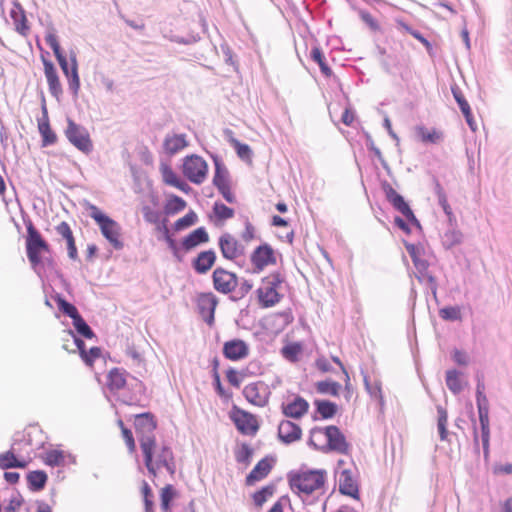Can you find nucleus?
<instances>
[{"label": "nucleus", "instance_id": "nucleus-9", "mask_svg": "<svg viewBox=\"0 0 512 512\" xmlns=\"http://www.w3.org/2000/svg\"><path fill=\"white\" fill-rule=\"evenodd\" d=\"M183 174L192 183L199 185L204 182L208 172L206 161L198 155H190L184 158Z\"/></svg>", "mask_w": 512, "mask_h": 512}, {"label": "nucleus", "instance_id": "nucleus-7", "mask_svg": "<svg viewBox=\"0 0 512 512\" xmlns=\"http://www.w3.org/2000/svg\"><path fill=\"white\" fill-rule=\"evenodd\" d=\"M284 281L280 273L274 272L262 279V286L257 289L258 301L263 308L275 306L280 302L282 295L277 288Z\"/></svg>", "mask_w": 512, "mask_h": 512}, {"label": "nucleus", "instance_id": "nucleus-63", "mask_svg": "<svg viewBox=\"0 0 512 512\" xmlns=\"http://www.w3.org/2000/svg\"><path fill=\"white\" fill-rule=\"evenodd\" d=\"M56 232L61 235L65 240L66 242H70L71 241H74L75 238L73 236V232L69 226V224L67 222H61L57 227H56Z\"/></svg>", "mask_w": 512, "mask_h": 512}, {"label": "nucleus", "instance_id": "nucleus-49", "mask_svg": "<svg viewBox=\"0 0 512 512\" xmlns=\"http://www.w3.org/2000/svg\"><path fill=\"white\" fill-rule=\"evenodd\" d=\"M253 456V449L247 444L243 443L235 451V459L238 463L249 465Z\"/></svg>", "mask_w": 512, "mask_h": 512}, {"label": "nucleus", "instance_id": "nucleus-35", "mask_svg": "<svg viewBox=\"0 0 512 512\" xmlns=\"http://www.w3.org/2000/svg\"><path fill=\"white\" fill-rule=\"evenodd\" d=\"M10 16L14 20L16 31L21 35H26L29 30V26L27 25L25 12L20 4H15V8L11 10Z\"/></svg>", "mask_w": 512, "mask_h": 512}, {"label": "nucleus", "instance_id": "nucleus-15", "mask_svg": "<svg viewBox=\"0 0 512 512\" xmlns=\"http://www.w3.org/2000/svg\"><path fill=\"white\" fill-rule=\"evenodd\" d=\"M41 112L42 117L38 120V130L42 137V147H48L56 143L57 136L49 123L48 110L44 96H42Z\"/></svg>", "mask_w": 512, "mask_h": 512}, {"label": "nucleus", "instance_id": "nucleus-28", "mask_svg": "<svg viewBox=\"0 0 512 512\" xmlns=\"http://www.w3.org/2000/svg\"><path fill=\"white\" fill-rule=\"evenodd\" d=\"M188 145L185 134L166 135L163 143L165 152L174 155Z\"/></svg>", "mask_w": 512, "mask_h": 512}, {"label": "nucleus", "instance_id": "nucleus-53", "mask_svg": "<svg viewBox=\"0 0 512 512\" xmlns=\"http://www.w3.org/2000/svg\"><path fill=\"white\" fill-rule=\"evenodd\" d=\"M404 246L410 255L412 262L415 263L418 259L422 258L425 254L424 247L420 244L416 245L407 241H404Z\"/></svg>", "mask_w": 512, "mask_h": 512}, {"label": "nucleus", "instance_id": "nucleus-24", "mask_svg": "<svg viewBox=\"0 0 512 512\" xmlns=\"http://www.w3.org/2000/svg\"><path fill=\"white\" fill-rule=\"evenodd\" d=\"M232 420L242 434H255L258 431L257 421L251 413L238 410Z\"/></svg>", "mask_w": 512, "mask_h": 512}, {"label": "nucleus", "instance_id": "nucleus-41", "mask_svg": "<svg viewBox=\"0 0 512 512\" xmlns=\"http://www.w3.org/2000/svg\"><path fill=\"white\" fill-rule=\"evenodd\" d=\"M341 385L332 380H324L316 383V390L320 394H329L332 396H338Z\"/></svg>", "mask_w": 512, "mask_h": 512}, {"label": "nucleus", "instance_id": "nucleus-64", "mask_svg": "<svg viewBox=\"0 0 512 512\" xmlns=\"http://www.w3.org/2000/svg\"><path fill=\"white\" fill-rule=\"evenodd\" d=\"M56 232L61 235L65 240L66 242H70L71 241H74L75 238L73 236V232L69 226V224L67 222H61L57 227H56Z\"/></svg>", "mask_w": 512, "mask_h": 512}, {"label": "nucleus", "instance_id": "nucleus-40", "mask_svg": "<svg viewBox=\"0 0 512 512\" xmlns=\"http://www.w3.org/2000/svg\"><path fill=\"white\" fill-rule=\"evenodd\" d=\"M55 301L57 303L58 309L72 320L80 315L76 306L64 299L60 294L56 295Z\"/></svg>", "mask_w": 512, "mask_h": 512}, {"label": "nucleus", "instance_id": "nucleus-21", "mask_svg": "<svg viewBox=\"0 0 512 512\" xmlns=\"http://www.w3.org/2000/svg\"><path fill=\"white\" fill-rule=\"evenodd\" d=\"M274 463L275 459L272 456L262 458L246 476V484L253 485L264 479L272 470Z\"/></svg>", "mask_w": 512, "mask_h": 512}, {"label": "nucleus", "instance_id": "nucleus-16", "mask_svg": "<svg viewBox=\"0 0 512 512\" xmlns=\"http://www.w3.org/2000/svg\"><path fill=\"white\" fill-rule=\"evenodd\" d=\"M41 59L44 66V74L48 83L49 92L54 98L59 100L63 90L57 69L51 60L44 56H41Z\"/></svg>", "mask_w": 512, "mask_h": 512}, {"label": "nucleus", "instance_id": "nucleus-2", "mask_svg": "<svg viewBox=\"0 0 512 512\" xmlns=\"http://www.w3.org/2000/svg\"><path fill=\"white\" fill-rule=\"evenodd\" d=\"M135 429L138 434L140 447L144 455V462L149 473L156 475V469L153 464L155 436L154 431L157 428V422L150 412L141 413L135 418Z\"/></svg>", "mask_w": 512, "mask_h": 512}, {"label": "nucleus", "instance_id": "nucleus-18", "mask_svg": "<svg viewBox=\"0 0 512 512\" xmlns=\"http://www.w3.org/2000/svg\"><path fill=\"white\" fill-rule=\"evenodd\" d=\"M336 474L338 475L339 492L353 499H359V487L353 479L351 470L343 469L336 471Z\"/></svg>", "mask_w": 512, "mask_h": 512}, {"label": "nucleus", "instance_id": "nucleus-14", "mask_svg": "<svg viewBox=\"0 0 512 512\" xmlns=\"http://www.w3.org/2000/svg\"><path fill=\"white\" fill-rule=\"evenodd\" d=\"M246 400L256 406L264 407L269 401V387L262 381L248 384L243 389Z\"/></svg>", "mask_w": 512, "mask_h": 512}, {"label": "nucleus", "instance_id": "nucleus-60", "mask_svg": "<svg viewBox=\"0 0 512 512\" xmlns=\"http://www.w3.org/2000/svg\"><path fill=\"white\" fill-rule=\"evenodd\" d=\"M238 289L236 291L237 296L233 297V300L241 299L245 297L253 288V284L250 280L242 279L241 281L238 280Z\"/></svg>", "mask_w": 512, "mask_h": 512}, {"label": "nucleus", "instance_id": "nucleus-54", "mask_svg": "<svg viewBox=\"0 0 512 512\" xmlns=\"http://www.w3.org/2000/svg\"><path fill=\"white\" fill-rule=\"evenodd\" d=\"M46 464L52 467L60 466L64 463V453L61 450H51L47 452Z\"/></svg>", "mask_w": 512, "mask_h": 512}, {"label": "nucleus", "instance_id": "nucleus-3", "mask_svg": "<svg viewBox=\"0 0 512 512\" xmlns=\"http://www.w3.org/2000/svg\"><path fill=\"white\" fill-rule=\"evenodd\" d=\"M27 230L25 240L26 255L32 270L42 278L44 274V261L42 254L50 253V245L34 226L29 217L23 218Z\"/></svg>", "mask_w": 512, "mask_h": 512}, {"label": "nucleus", "instance_id": "nucleus-30", "mask_svg": "<svg viewBox=\"0 0 512 512\" xmlns=\"http://www.w3.org/2000/svg\"><path fill=\"white\" fill-rule=\"evenodd\" d=\"M214 176H213V185L220 189L226 185H230L229 172L223 162L218 158L214 157Z\"/></svg>", "mask_w": 512, "mask_h": 512}, {"label": "nucleus", "instance_id": "nucleus-57", "mask_svg": "<svg viewBox=\"0 0 512 512\" xmlns=\"http://www.w3.org/2000/svg\"><path fill=\"white\" fill-rule=\"evenodd\" d=\"M232 142L239 158L243 160L250 159L252 156V150L249 145L241 143L236 139H233Z\"/></svg>", "mask_w": 512, "mask_h": 512}, {"label": "nucleus", "instance_id": "nucleus-36", "mask_svg": "<svg viewBox=\"0 0 512 512\" xmlns=\"http://www.w3.org/2000/svg\"><path fill=\"white\" fill-rule=\"evenodd\" d=\"M186 205L187 203L183 198L172 194L164 205V212L166 215H175L184 210Z\"/></svg>", "mask_w": 512, "mask_h": 512}, {"label": "nucleus", "instance_id": "nucleus-51", "mask_svg": "<svg viewBox=\"0 0 512 512\" xmlns=\"http://www.w3.org/2000/svg\"><path fill=\"white\" fill-rule=\"evenodd\" d=\"M175 497V489L172 485L168 484L166 485L162 491H161V495H160V500H161V509L164 511V512H167L170 510V506H171V502L172 500L174 499Z\"/></svg>", "mask_w": 512, "mask_h": 512}, {"label": "nucleus", "instance_id": "nucleus-31", "mask_svg": "<svg viewBox=\"0 0 512 512\" xmlns=\"http://www.w3.org/2000/svg\"><path fill=\"white\" fill-rule=\"evenodd\" d=\"M24 440V435L16 434L14 437V442L11 446V448L0 454V469L2 470H8L14 468V462L16 459V445L19 442H22Z\"/></svg>", "mask_w": 512, "mask_h": 512}, {"label": "nucleus", "instance_id": "nucleus-23", "mask_svg": "<svg viewBox=\"0 0 512 512\" xmlns=\"http://www.w3.org/2000/svg\"><path fill=\"white\" fill-rule=\"evenodd\" d=\"M309 409V403L303 397L297 395L293 401L281 405L282 413L287 418L300 419Z\"/></svg>", "mask_w": 512, "mask_h": 512}, {"label": "nucleus", "instance_id": "nucleus-58", "mask_svg": "<svg viewBox=\"0 0 512 512\" xmlns=\"http://www.w3.org/2000/svg\"><path fill=\"white\" fill-rule=\"evenodd\" d=\"M169 39L177 44L189 45L198 42L200 40V36L198 33H190L186 37L173 35Z\"/></svg>", "mask_w": 512, "mask_h": 512}, {"label": "nucleus", "instance_id": "nucleus-4", "mask_svg": "<svg viewBox=\"0 0 512 512\" xmlns=\"http://www.w3.org/2000/svg\"><path fill=\"white\" fill-rule=\"evenodd\" d=\"M382 189L385 193L387 201L393 206L395 210L401 213L405 219L400 216L394 218V224L402 230L405 234H410L411 229L409 224L421 229L420 221L415 216L408 202L400 195L387 181L382 183Z\"/></svg>", "mask_w": 512, "mask_h": 512}, {"label": "nucleus", "instance_id": "nucleus-47", "mask_svg": "<svg viewBox=\"0 0 512 512\" xmlns=\"http://www.w3.org/2000/svg\"><path fill=\"white\" fill-rule=\"evenodd\" d=\"M462 237L463 235L459 230H449L443 235L442 244L445 249H451L462 242Z\"/></svg>", "mask_w": 512, "mask_h": 512}, {"label": "nucleus", "instance_id": "nucleus-12", "mask_svg": "<svg viewBox=\"0 0 512 512\" xmlns=\"http://www.w3.org/2000/svg\"><path fill=\"white\" fill-rule=\"evenodd\" d=\"M218 303V298L212 292H201L196 297L198 313L209 326L215 322V310Z\"/></svg>", "mask_w": 512, "mask_h": 512}, {"label": "nucleus", "instance_id": "nucleus-52", "mask_svg": "<svg viewBox=\"0 0 512 512\" xmlns=\"http://www.w3.org/2000/svg\"><path fill=\"white\" fill-rule=\"evenodd\" d=\"M440 317L447 321H457L461 319V311L458 306H446L439 311Z\"/></svg>", "mask_w": 512, "mask_h": 512}, {"label": "nucleus", "instance_id": "nucleus-44", "mask_svg": "<svg viewBox=\"0 0 512 512\" xmlns=\"http://www.w3.org/2000/svg\"><path fill=\"white\" fill-rule=\"evenodd\" d=\"M446 385L453 394H458L462 391V385L459 378V372L455 369L446 372Z\"/></svg>", "mask_w": 512, "mask_h": 512}, {"label": "nucleus", "instance_id": "nucleus-61", "mask_svg": "<svg viewBox=\"0 0 512 512\" xmlns=\"http://www.w3.org/2000/svg\"><path fill=\"white\" fill-rule=\"evenodd\" d=\"M100 355L101 349L99 347H91L89 351H85V353L81 355V358L86 365H92Z\"/></svg>", "mask_w": 512, "mask_h": 512}, {"label": "nucleus", "instance_id": "nucleus-34", "mask_svg": "<svg viewBox=\"0 0 512 512\" xmlns=\"http://www.w3.org/2000/svg\"><path fill=\"white\" fill-rule=\"evenodd\" d=\"M28 488L33 491H41L46 486L48 476L43 470L30 471L27 476Z\"/></svg>", "mask_w": 512, "mask_h": 512}, {"label": "nucleus", "instance_id": "nucleus-13", "mask_svg": "<svg viewBox=\"0 0 512 512\" xmlns=\"http://www.w3.org/2000/svg\"><path fill=\"white\" fill-rule=\"evenodd\" d=\"M214 289L222 294H229L238 286V277L235 273L224 268L217 267L212 274Z\"/></svg>", "mask_w": 512, "mask_h": 512}, {"label": "nucleus", "instance_id": "nucleus-50", "mask_svg": "<svg viewBox=\"0 0 512 512\" xmlns=\"http://www.w3.org/2000/svg\"><path fill=\"white\" fill-rule=\"evenodd\" d=\"M213 213L218 220L225 221L234 216V209L228 207L222 202H215L213 205Z\"/></svg>", "mask_w": 512, "mask_h": 512}, {"label": "nucleus", "instance_id": "nucleus-39", "mask_svg": "<svg viewBox=\"0 0 512 512\" xmlns=\"http://www.w3.org/2000/svg\"><path fill=\"white\" fill-rule=\"evenodd\" d=\"M417 136L421 139L424 143H432L436 144L440 141L442 138V134L438 132L437 130H428L424 126H418L416 128Z\"/></svg>", "mask_w": 512, "mask_h": 512}, {"label": "nucleus", "instance_id": "nucleus-6", "mask_svg": "<svg viewBox=\"0 0 512 512\" xmlns=\"http://www.w3.org/2000/svg\"><path fill=\"white\" fill-rule=\"evenodd\" d=\"M87 211L89 216L96 222L103 237L112 245L116 250H121L124 247L123 241L120 240L121 226L114 219L102 212L96 205L88 203Z\"/></svg>", "mask_w": 512, "mask_h": 512}, {"label": "nucleus", "instance_id": "nucleus-42", "mask_svg": "<svg viewBox=\"0 0 512 512\" xmlns=\"http://www.w3.org/2000/svg\"><path fill=\"white\" fill-rule=\"evenodd\" d=\"M72 323H73V326L76 330V332L83 336L84 338L86 339H91L94 337V332L93 330L91 329V327L87 324V322L85 321V319L80 315H78L77 317H75L73 320H72Z\"/></svg>", "mask_w": 512, "mask_h": 512}, {"label": "nucleus", "instance_id": "nucleus-55", "mask_svg": "<svg viewBox=\"0 0 512 512\" xmlns=\"http://www.w3.org/2000/svg\"><path fill=\"white\" fill-rule=\"evenodd\" d=\"M24 499L22 495L16 491L12 494L9 503L4 507L3 512H17V510L22 506Z\"/></svg>", "mask_w": 512, "mask_h": 512}, {"label": "nucleus", "instance_id": "nucleus-25", "mask_svg": "<svg viewBox=\"0 0 512 512\" xmlns=\"http://www.w3.org/2000/svg\"><path fill=\"white\" fill-rule=\"evenodd\" d=\"M216 253L209 249L201 251L193 260L192 268L197 274H206L216 262Z\"/></svg>", "mask_w": 512, "mask_h": 512}, {"label": "nucleus", "instance_id": "nucleus-27", "mask_svg": "<svg viewBox=\"0 0 512 512\" xmlns=\"http://www.w3.org/2000/svg\"><path fill=\"white\" fill-rule=\"evenodd\" d=\"M70 61H71V69H70V75H68L66 78L68 80V88L71 92L73 98H77L80 90V77L78 73V62L76 53L74 51L70 52Z\"/></svg>", "mask_w": 512, "mask_h": 512}, {"label": "nucleus", "instance_id": "nucleus-33", "mask_svg": "<svg viewBox=\"0 0 512 512\" xmlns=\"http://www.w3.org/2000/svg\"><path fill=\"white\" fill-rule=\"evenodd\" d=\"M314 406L316 413H318L322 419H331L336 415L338 411V405L326 399L314 400Z\"/></svg>", "mask_w": 512, "mask_h": 512}, {"label": "nucleus", "instance_id": "nucleus-5", "mask_svg": "<svg viewBox=\"0 0 512 512\" xmlns=\"http://www.w3.org/2000/svg\"><path fill=\"white\" fill-rule=\"evenodd\" d=\"M290 488L298 493L310 495L325 484V470L291 471L287 474Z\"/></svg>", "mask_w": 512, "mask_h": 512}, {"label": "nucleus", "instance_id": "nucleus-32", "mask_svg": "<svg viewBox=\"0 0 512 512\" xmlns=\"http://www.w3.org/2000/svg\"><path fill=\"white\" fill-rule=\"evenodd\" d=\"M126 375H128L127 371L121 368H113L109 371L107 379H108V387L111 391L121 390L126 385Z\"/></svg>", "mask_w": 512, "mask_h": 512}, {"label": "nucleus", "instance_id": "nucleus-17", "mask_svg": "<svg viewBox=\"0 0 512 512\" xmlns=\"http://www.w3.org/2000/svg\"><path fill=\"white\" fill-rule=\"evenodd\" d=\"M222 352L226 359L239 361L248 356L249 347L247 343L241 339H232L224 343Z\"/></svg>", "mask_w": 512, "mask_h": 512}, {"label": "nucleus", "instance_id": "nucleus-1", "mask_svg": "<svg viewBox=\"0 0 512 512\" xmlns=\"http://www.w3.org/2000/svg\"><path fill=\"white\" fill-rule=\"evenodd\" d=\"M307 444L315 450L322 452L334 451L340 454H347L350 449L345 435L335 425H329L325 428H312Z\"/></svg>", "mask_w": 512, "mask_h": 512}, {"label": "nucleus", "instance_id": "nucleus-43", "mask_svg": "<svg viewBox=\"0 0 512 512\" xmlns=\"http://www.w3.org/2000/svg\"><path fill=\"white\" fill-rule=\"evenodd\" d=\"M275 492V485L269 484L256 491L252 498L257 507H261Z\"/></svg>", "mask_w": 512, "mask_h": 512}, {"label": "nucleus", "instance_id": "nucleus-48", "mask_svg": "<svg viewBox=\"0 0 512 512\" xmlns=\"http://www.w3.org/2000/svg\"><path fill=\"white\" fill-rule=\"evenodd\" d=\"M452 95L457 102L463 116L469 115V110H471V107L468 103V101L465 99L461 89L457 85H453L451 87Z\"/></svg>", "mask_w": 512, "mask_h": 512}, {"label": "nucleus", "instance_id": "nucleus-45", "mask_svg": "<svg viewBox=\"0 0 512 512\" xmlns=\"http://www.w3.org/2000/svg\"><path fill=\"white\" fill-rule=\"evenodd\" d=\"M437 413H438V432L440 439L442 441L447 439L448 436V430H447V420H448V414L447 410L442 407L441 405L437 406Z\"/></svg>", "mask_w": 512, "mask_h": 512}, {"label": "nucleus", "instance_id": "nucleus-26", "mask_svg": "<svg viewBox=\"0 0 512 512\" xmlns=\"http://www.w3.org/2000/svg\"><path fill=\"white\" fill-rule=\"evenodd\" d=\"M413 264L417 270L416 278L419 280V282L425 283L431 290L432 294L436 296L437 283L435 277L428 271V261L422 257Z\"/></svg>", "mask_w": 512, "mask_h": 512}, {"label": "nucleus", "instance_id": "nucleus-38", "mask_svg": "<svg viewBox=\"0 0 512 512\" xmlns=\"http://www.w3.org/2000/svg\"><path fill=\"white\" fill-rule=\"evenodd\" d=\"M157 467H165L168 471L173 472V452L169 446H163L157 455Z\"/></svg>", "mask_w": 512, "mask_h": 512}, {"label": "nucleus", "instance_id": "nucleus-56", "mask_svg": "<svg viewBox=\"0 0 512 512\" xmlns=\"http://www.w3.org/2000/svg\"><path fill=\"white\" fill-rule=\"evenodd\" d=\"M161 172L163 176V181L170 186L176 185L177 181L180 179L177 174L173 171V169L168 165H162Z\"/></svg>", "mask_w": 512, "mask_h": 512}, {"label": "nucleus", "instance_id": "nucleus-20", "mask_svg": "<svg viewBox=\"0 0 512 512\" xmlns=\"http://www.w3.org/2000/svg\"><path fill=\"white\" fill-rule=\"evenodd\" d=\"M302 429L301 427L290 421L282 420L278 426V438L284 444H291L301 439Z\"/></svg>", "mask_w": 512, "mask_h": 512}, {"label": "nucleus", "instance_id": "nucleus-22", "mask_svg": "<svg viewBox=\"0 0 512 512\" xmlns=\"http://www.w3.org/2000/svg\"><path fill=\"white\" fill-rule=\"evenodd\" d=\"M209 241V235L205 227H198L191 233L186 235L179 245L180 252H189L201 244H205Z\"/></svg>", "mask_w": 512, "mask_h": 512}, {"label": "nucleus", "instance_id": "nucleus-10", "mask_svg": "<svg viewBox=\"0 0 512 512\" xmlns=\"http://www.w3.org/2000/svg\"><path fill=\"white\" fill-rule=\"evenodd\" d=\"M479 422L481 427V440L484 458L489 457L490 446V424H489V401L486 395L476 396Z\"/></svg>", "mask_w": 512, "mask_h": 512}, {"label": "nucleus", "instance_id": "nucleus-19", "mask_svg": "<svg viewBox=\"0 0 512 512\" xmlns=\"http://www.w3.org/2000/svg\"><path fill=\"white\" fill-rule=\"evenodd\" d=\"M219 248L222 256L228 260H234L243 253V246L229 233H224L219 238Z\"/></svg>", "mask_w": 512, "mask_h": 512}, {"label": "nucleus", "instance_id": "nucleus-59", "mask_svg": "<svg viewBox=\"0 0 512 512\" xmlns=\"http://www.w3.org/2000/svg\"><path fill=\"white\" fill-rule=\"evenodd\" d=\"M359 16L361 20L372 30V31H379L380 25L378 21L368 12L365 10L359 11Z\"/></svg>", "mask_w": 512, "mask_h": 512}, {"label": "nucleus", "instance_id": "nucleus-37", "mask_svg": "<svg viewBox=\"0 0 512 512\" xmlns=\"http://www.w3.org/2000/svg\"><path fill=\"white\" fill-rule=\"evenodd\" d=\"M311 59L319 65V68L323 75L329 77L332 75V70L328 66L325 60V56L320 47L314 46L310 52Z\"/></svg>", "mask_w": 512, "mask_h": 512}, {"label": "nucleus", "instance_id": "nucleus-62", "mask_svg": "<svg viewBox=\"0 0 512 512\" xmlns=\"http://www.w3.org/2000/svg\"><path fill=\"white\" fill-rule=\"evenodd\" d=\"M56 232L61 235L65 240L66 242H70L71 241H74L75 238L73 236V232L69 226V224L67 222H61L57 227H56Z\"/></svg>", "mask_w": 512, "mask_h": 512}, {"label": "nucleus", "instance_id": "nucleus-46", "mask_svg": "<svg viewBox=\"0 0 512 512\" xmlns=\"http://www.w3.org/2000/svg\"><path fill=\"white\" fill-rule=\"evenodd\" d=\"M197 220H198L197 214L193 210H190L185 216H183V217L179 218L177 221H175L173 228L177 232L182 231V230L189 228V227L193 226L194 224H196Z\"/></svg>", "mask_w": 512, "mask_h": 512}, {"label": "nucleus", "instance_id": "nucleus-11", "mask_svg": "<svg viewBox=\"0 0 512 512\" xmlns=\"http://www.w3.org/2000/svg\"><path fill=\"white\" fill-rule=\"evenodd\" d=\"M250 262L253 265L254 272L259 273L267 266L277 263L275 250L270 244L262 243L252 251Z\"/></svg>", "mask_w": 512, "mask_h": 512}, {"label": "nucleus", "instance_id": "nucleus-8", "mask_svg": "<svg viewBox=\"0 0 512 512\" xmlns=\"http://www.w3.org/2000/svg\"><path fill=\"white\" fill-rule=\"evenodd\" d=\"M65 136L68 141L82 153L88 155L93 151V143L88 130L84 126L74 122L71 118H67Z\"/></svg>", "mask_w": 512, "mask_h": 512}, {"label": "nucleus", "instance_id": "nucleus-29", "mask_svg": "<svg viewBox=\"0 0 512 512\" xmlns=\"http://www.w3.org/2000/svg\"><path fill=\"white\" fill-rule=\"evenodd\" d=\"M157 229L162 232L163 240L166 242L169 250L171 251L173 257L181 262L183 260V255L180 253L179 244H177L176 240L170 233V230L167 226V219H164L160 225H158Z\"/></svg>", "mask_w": 512, "mask_h": 512}]
</instances>
